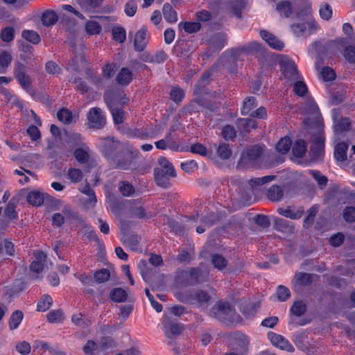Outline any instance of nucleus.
I'll return each instance as SVG.
<instances>
[{"label": "nucleus", "mask_w": 355, "mask_h": 355, "mask_svg": "<svg viewBox=\"0 0 355 355\" xmlns=\"http://www.w3.org/2000/svg\"><path fill=\"white\" fill-rule=\"evenodd\" d=\"M283 189L279 186L274 184L271 186L267 191L266 196L271 201H279L283 197Z\"/></svg>", "instance_id": "21"}, {"label": "nucleus", "mask_w": 355, "mask_h": 355, "mask_svg": "<svg viewBox=\"0 0 355 355\" xmlns=\"http://www.w3.org/2000/svg\"><path fill=\"white\" fill-rule=\"evenodd\" d=\"M46 318L51 323H60L64 320V315L61 310H53L46 315Z\"/></svg>", "instance_id": "44"}, {"label": "nucleus", "mask_w": 355, "mask_h": 355, "mask_svg": "<svg viewBox=\"0 0 355 355\" xmlns=\"http://www.w3.org/2000/svg\"><path fill=\"white\" fill-rule=\"evenodd\" d=\"M282 71L283 74L282 79H288V82H291V85L293 83V89H306V85L301 80L296 64L293 61L286 60L284 64Z\"/></svg>", "instance_id": "3"}, {"label": "nucleus", "mask_w": 355, "mask_h": 355, "mask_svg": "<svg viewBox=\"0 0 355 355\" xmlns=\"http://www.w3.org/2000/svg\"><path fill=\"white\" fill-rule=\"evenodd\" d=\"M306 311V304L302 301L295 302L291 307V314L300 317L305 313Z\"/></svg>", "instance_id": "39"}, {"label": "nucleus", "mask_w": 355, "mask_h": 355, "mask_svg": "<svg viewBox=\"0 0 355 355\" xmlns=\"http://www.w3.org/2000/svg\"><path fill=\"white\" fill-rule=\"evenodd\" d=\"M306 19L302 22L292 24L290 28L295 37H301L305 34H311L318 29L316 21L312 19L311 4L306 5L305 8Z\"/></svg>", "instance_id": "2"}, {"label": "nucleus", "mask_w": 355, "mask_h": 355, "mask_svg": "<svg viewBox=\"0 0 355 355\" xmlns=\"http://www.w3.org/2000/svg\"><path fill=\"white\" fill-rule=\"evenodd\" d=\"M211 263L214 268L219 270H223L227 264V261L225 257L218 254H214L212 255Z\"/></svg>", "instance_id": "42"}, {"label": "nucleus", "mask_w": 355, "mask_h": 355, "mask_svg": "<svg viewBox=\"0 0 355 355\" xmlns=\"http://www.w3.org/2000/svg\"><path fill=\"white\" fill-rule=\"evenodd\" d=\"M275 178V175H266L261 178H252L249 181V184L251 187L254 188L257 186H260L268 183Z\"/></svg>", "instance_id": "43"}, {"label": "nucleus", "mask_w": 355, "mask_h": 355, "mask_svg": "<svg viewBox=\"0 0 355 355\" xmlns=\"http://www.w3.org/2000/svg\"><path fill=\"white\" fill-rule=\"evenodd\" d=\"M148 30L146 26H142L135 34L134 39L135 49L137 51H141L148 44Z\"/></svg>", "instance_id": "10"}, {"label": "nucleus", "mask_w": 355, "mask_h": 355, "mask_svg": "<svg viewBox=\"0 0 355 355\" xmlns=\"http://www.w3.org/2000/svg\"><path fill=\"white\" fill-rule=\"evenodd\" d=\"M88 125L90 128L101 129L106 123L105 116L99 107H93L87 114Z\"/></svg>", "instance_id": "5"}, {"label": "nucleus", "mask_w": 355, "mask_h": 355, "mask_svg": "<svg viewBox=\"0 0 355 355\" xmlns=\"http://www.w3.org/2000/svg\"><path fill=\"white\" fill-rule=\"evenodd\" d=\"M115 124H121L124 121L125 112L123 109L119 107L109 108Z\"/></svg>", "instance_id": "47"}, {"label": "nucleus", "mask_w": 355, "mask_h": 355, "mask_svg": "<svg viewBox=\"0 0 355 355\" xmlns=\"http://www.w3.org/2000/svg\"><path fill=\"white\" fill-rule=\"evenodd\" d=\"M277 212L279 214L286 218H289L293 220H297L300 219L302 216L304 214V209H300L295 211L291 207H287L286 209L280 207L277 209Z\"/></svg>", "instance_id": "19"}, {"label": "nucleus", "mask_w": 355, "mask_h": 355, "mask_svg": "<svg viewBox=\"0 0 355 355\" xmlns=\"http://www.w3.org/2000/svg\"><path fill=\"white\" fill-rule=\"evenodd\" d=\"M155 180L157 184L163 188H167L170 186V182L168 179V176L162 175L159 173H154Z\"/></svg>", "instance_id": "59"}, {"label": "nucleus", "mask_w": 355, "mask_h": 355, "mask_svg": "<svg viewBox=\"0 0 355 355\" xmlns=\"http://www.w3.org/2000/svg\"><path fill=\"white\" fill-rule=\"evenodd\" d=\"M180 28H182L188 33H193L198 31L200 29V24L198 22H180L179 24Z\"/></svg>", "instance_id": "41"}, {"label": "nucleus", "mask_w": 355, "mask_h": 355, "mask_svg": "<svg viewBox=\"0 0 355 355\" xmlns=\"http://www.w3.org/2000/svg\"><path fill=\"white\" fill-rule=\"evenodd\" d=\"M293 153L297 157H302L306 151V145L304 140L295 141L293 146Z\"/></svg>", "instance_id": "34"}, {"label": "nucleus", "mask_w": 355, "mask_h": 355, "mask_svg": "<svg viewBox=\"0 0 355 355\" xmlns=\"http://www.w3.org/2000/svg\"><path fill=\"white\" fill-rule=\"evenodd\" d=\"M73 155L78 162L80 163L86 162L89 159V155L87 151L82 148L76 149Z\"/></svg>", "instance_id": "62"}, {"label": "nucleus", "mask_w": 355, "mask_h": 355, "mask_svg": "<svg viewBox=\"0 0 355 355\" xmlns=\"http://www.w3.org/2000/svg\"><path fill=\"white\" fill-rule=\"evenodd\" d=\"M58 119L64 124H69L72 121L71 112L67 109L62 108L57 113Z\"/></svg>", "instance_id": "48"}, {"label": "nucleus", "mask_w": 355, "mask_h": 355, "mask_svg": "<svg viewBox=\"0 0 355 355\" xmlns=\"http://www.w3.org/2000/svg\"><path fill=\"white\" fill-rule=\"evenodd\" d=\"M348 148V145L345 142L338 143L335 147L334 156L338 161H344L347 159L346 151Z\"/></svg>", "instance_id": "26"}, {"label": "nucleus", "mask_w": 355, "mask_h": 355, "mask_svg": "<svg viewBox=\"0 0 355 355\" xmlns=\"http://www.w3.org/2000/svg\"><path fill=\"white\" fill-rule=\"evenodd\" d=\"M163 325L164 329H166V334H167L168 331H169L171 335L174 336L180 334L184 329L182 325L173 322L167 317L164 318Z\"/></svg>", "instance_id": "18"}, {"label": "nucleus", "mask_w": 355, "mask_h": 355, "mask_svg": "<svg viewBox=\"0 0 355 355\" xmlns=\"http://www.w3.org/2000/svg\"><path fill=\"white\" fill-rule=\"evenodd\" d=\"M343 218L349 223L355 221V207H347L343 211Z\"/></svg>", "instance_id": "61"}, {"label": "nucleus", "mask_w": 355, "mask_h": 355, "mask_svg": "<svg viewBox=\"0 0 355 355\" xmlns=\"http://www.w3.org/2000/svg\"><path fill=\"white\" fill-rule=\"evenodd\" d=\"M207 275V271L203 272L198 268H192L189 270L190 278L198 282H204L206 279Z\"/></svg>", "instance_id": "31"}, {"label": "nucleus", "mask_w": 355, "mask_h": 355, "mask_svg": "<svg viewBox=\"0 0 355 355\" xmlns=\"http://www.w3.org/2000/svg\"><path fill=\"white\" fill-rule=\"evenodd\" d=\"M104 100L109 108H114L126 104L129 98L123 90H107L104 94Z\"/></svg>", "instance_id": "4"}, {"label": "nucleus", "mask_w": 355, "mask_h": 355, "mask_svg": "<svg viewBox=\"0 0 355 355\" xmlns=\"http://www.w3.org/2000/svg\"><path fill=\"white\" fill-rule=\"evenodd\" d=\"M351 125L349 118H342L335 123L334 130L337 134L347 131Z\"/></svg>", "instance_id": "33"}, {"label": "nucleus", "mask_w": 355, "mask_h": 355, "mask_svg": "<svg viewBox=\"0 0 355 355\" xmlns=\"http://www.w3.org/2000/svg\"><path fill=\"white\" fill-rule=\"evenodd\" d=\"M18 204V199L12 198L6 205L3 218L8 222L17 218V213L15 210L17 205Z\"/></svg>", "instance_id": "15"}, {"label": "nucleus", "mask_w": 355, "mask_h": 355, "mask_svg": "<svg viewBox=\"0 0 355 355\" xmlns=\"http://www.w3.org/2000/svg\"><path fill=\"white\" fill-rule=\"evenodd\" d=\"M318 211V207L317 205L312 206L308 210V215L304 220L303 226L304 228H309L314 222L315 217Z\"/></svg>", "instance_id": "37"}, {"label": "nucleus", "mask_w": 355, "mask_h": 355, "mask_svg": "<svg viewBox=\"0 0 355 355\" xmlns=\"http://www.w3.org/2000/svg\"><path fill=\"white\" fill-rule=\"evenodd\" d=\"M313 275L305 272H299L295 275V285L308 286L312 282Z\"/></svg>", "instance_id": "27"}, {"label": "nucleus", "mask_w": 355, "mask_h": 355, "mask_svg": "<svg viewBox=\"0 0 355 355\" xmlns=\"http://www.w3.org/2000/svg\"><path fill=\"white\" fill-rule=\"evenodd\" d=\"M71 321L77 326L83 327L88 323L87 318L82 313L74 314L71 318Z\"/></svg>", "instance_id": "63"}, {"label": "nucleus", "mask_w": 355, "mask_h": 355, "mask_svg": "<svg viewBox=\"0 0 355 355\" xmlns=\"http://www.w3.org/2000/svg\"><path fill=\"white\" fill-rule=\"evenodd\" d=\"M132 79V73L128 68H122L117 76L116 81L119 85H127Z\"/></svg>", "instance_id": "23"}, {"label": "nucleus", "mask_w": 355, "mask_h": 355, "mask_svg": "<svg viewBox=\"0 0 355 355\" xmlns=\"http://www.w3.org/2000/svg\"><path fill=\"white\" fill-rule=\"evenodd\" d=\"M276 295L280 302H284L291 297V292L287 287L280 285L277 288Z\"/></svg>", "instance_id": "53"}, {"label": "nucleus", "mask_w": 355, "mask_h": 355, "mask_svg": "<svg viewBox=\"0 0 355 355\" xmlns=\"http://www.w3.org/2000/svg\"><path fill=\"white\" fill-rule=\"evenodd\" d=\"M257 105L256 98L253 96L246 97L243 103L241 108V114L243 115H248L250 113L251 110Z\"/></svg>", "instance_id": "30"}, {"label": "nucleus", "mask_w": 355, "mask_h": 355, "mask_svg": "<svg viewBox=\"0 0 355 355\" xmlns=\"http://www.w3.org/2000/svg\"><path fill=\"white\" fill-rule=\"evenodd\" d=\"M263 149L259 146H254L246 151V157L250 161H255L262 155Z\"/></svg>", "instance_id": "38"}, {"label": "nucleus", "mask_w": 355, "mask_h": 355, "mask_svg": "<svg viewBox=\"0 0 355 355\" xmlns=\"http://www.w3.org/2000/svg\"><path fill=\"white\" fill-rule=\"evenodd\" d=\"M85 31L89 35H99L102 31V27L99 22L91 19L86 21L85 24Z\"/></svg>", "instance_id": "20"}, {"label": "nucleus", "mask_w": 355, "mask_h": 355, "mask_svg": "<svg viewBox=\"0 0 355 355\" xmlns=\"http://www.w3.org/2000/svg\"><path fill=\"white\" fill-rule=\"evenodd\" d=\"M130 218L138 219H148L152 215L147 213L145 208L139 202H130L128 207Z\"/></svg>", "instance_id": "7"}, {"label": "nucleus", "mask_w": 355, "mask_h": 355, "mask_svg": "<svg viewBox=\"0 0 355 355\" xmlns=\"http://www.w3.org/2000/svg\"><path fill=\"white\" fill-rule=\"evenodd\" d=\"M275 8L280 16L285 18L289 17L293 11L291 3L288 1H280L276 3Z\"/></svg>", "instance_id": "17"}, {"label": "nucleus", "mask_w": 355, "mask_h": 355, "mask_svg": "<svg viewBox=\"0 0 355 355\" xmlns=\"http://www.w3.org/2000/svg\"><path fill=\"white\" fill-rule=\"evenodd\" d=\"M165 20L169 23H175L178 20V14L169 3H165L162 8Z\"/></svg>", "instance_id": "22"}, {"label": "nucleus", "mask_w": 355, "mask_h": 355, "mask_svg": "<svg viewBox=\"0 0 355 355\" xmlns=\"http://www.w3.org/2000/svg\"><path fill=\"white\" fill-rule=\"evenodd\" d=\"M44 193L40 191L33 190L27 192L26 193V200L28 203L33 206H41L44 202Z\"/></svg>", "instance_id": "16"}, {"label": "nucleus", "mask_w": 355, "mask_h": 355, "mask_svg": "<svg viewBox=\"0 0 355 355\" xmlns=\"http://www.w3.org/2000/svg\"><path fill=\"white\" fill-rule=\"evenodd\" d=\"M121 241L127 248L133 251H137L139 249L140 238L137 234L122 231Z\"/></svg>", "instance_id": "11"}, {"label": "nucleus", "mask_w": 355, "mask_h": 355, "mask_svg": "<svg viewBox=\"0 0 355 355\" xmlns=\"http://www.w3.org/2000/svg\"><path fill=\"white\" fill-rule=\"evenodd\" d=\"M110 273L109 270L103 268L94 272V278L97 283H104L110 279Z\"/></svg>", "instance_id": "45"}, {"label": "nucleus", "mask_w": 355, "mask_h": 355, "mask_svg": "<svg viewBox=\"0 0 355 355\" xmlns=\"http://www.w3.org/2000/svg\"><path fill=\"white\" fill-rule=\"evenodd\" d=\"M343 55L347 61L350 63L355 62V46H347L344 53Z\"/></svg>", "instance_id": "64"}, {"label": "nucleus", "mask_w": 355, "mask_h": 355, "mask_svg": "<svg viewBox=\"0 0 355 355\" xmlns=\"http://www.w3.org/2000/svg\"><path fill=\"white\" fill-rule=\"evenodd\" d=\"M260 36L271 48L274 49L281 51L284 47V44L281 40L266 31H261L260 32Z\"/></svg>", "instance_id": "12"}, {"label": "nucleus", "mask_w": 355, "mask_h": 355, "mask_svg": "<svg viewBox=\"0 0 355 355\" xmlns=\"http://www.w3.org/2000/svg\"><path fill=\"white\" fill-rule=\"evenodd\" d=\"M103 151L105 155H110L113 151L116 150L119 146L118 141L114 140L113 138L107 137L103 141Z\"/></svg>", "instance_id": "25"}, {"label": "nucleus", "mask_w": 355, "mask_h": 355, "mask_svg": "<svg viewBox=\"0 0 355 355\" xmlns=\"http://www.w3.org/2000/svg\"><path fill=\"white\" fill-rule=\"evenodd\" d=\"M221 134L225 140H233L236 137V131L234 127L231 125H225Z\"/></svg>", "instance_id": "50"}, {"label": "nucleus", "mask_w": 355, "mask_h": 355, "mask_svg": "<svg viewBox=\"0 0 355 355\" xmlns=\"http://www.w3.org/2000/svg\"><path fill=\"white\" fill-rule=\"evenodd\" d=\"M23 319V313L21 311H15L11 315L9 321L10 329H15L21 323Z\"/></svg>", "instance_id": "46"}, {"label": "nucleus", "mask_w": 355, "mask_h": 355, "mask_svg": "<svg viewBox=\"0 0 355 355\" xmlns=\"http://www.w3.org/2000/svg\"><path fill=\"white\" fill-rule=\"evenodd\" d=\"M188 300L191 304H196L198 306H202L207 304L210 300V296L207 292L198 290L193 295H191Z\"/></svg>", "instance_id": "13"}, {"label": "nucleus", "mask_w": 355, "mask_h": 355, "mask_svg": "<svg viewBox=\"0 0 355 355\" xmlns=\"http://www.w3.org/2000/svg\"><path fill=\"white\" fill-rule=\"evenodd\" d=\"M44 264L43 263L34 261L30 265V271L33 273V279H37L38 275L42 272L44 270Z\"/></svg>", "instance_id": "55"}, {"label": "nucleus", "mask_w": 355, "mask_h": 355, "mask_svg": "<svg viewBox=\"0 0 355 355\" xmlns=\"http://www.w3.org/2000/svg\"><path fill=\"white\" fill-rule=\"evenodd\" d=\"M209 315L215 318L226 325H231L237 322L239 315L229 302L218 301L209 311Z\"/></svg>", "instance_id": "1"}, {"label": "nucleus", "mask_w": 355, "mask_h": 355, "mask_svg": "<svg viewBox=\"0 0 355 355\" xmlns=\"http://www.w3.org/2000/svg\"><path fill=\"white\" fill-rule=\"evenodd\" d=\"M112 39L119 43H123L126 39L125 30L121 26H114L112 30Z\"/></svg>", "instance_id": "35"}, {"label": "nucleus", "mask_w": 355, "mask_h": 355, "mask_svg": "<svg viewBox=\"0 0 355 355\" xmlns=\"http://www.w3.org/2000/svg\"><path fill=\"white\" fill-rule=\"evenodd\" d=\"M232 153V152L230 146L225 143L220 144L216 150L217 155L222 159H229L231 157Z\"/></svg>", "instance_id": "36"}, {"label": "nucleus", "mask_w": 355, "mask_h": 355, "mask_svg": "<svg viewBox=\"0 0 355 355\" xmlns=\"http://www.w3.org/2000/svg\"><path fill=\"white\" fill-rule=\"evenodd\" d=\"M158 164L154 173H159L168 177L174 178L176 176L175 168L172 164L164 157H160L158 159Z\"/></svg>", "instance_id": "8"}, {"label": "nucleus", "mask_w": 355, "mask_h": 355, "mask_svg": "<svg viewBox=\"0 0 355 355\" xmlns=\"http://www.w3.org/2000/svg\"><path fill=\"white\" fill-rule=\"evenodd\" d=\"M58 19L57 14L53 10H47L42 15V22L44 26L53 25Z\"/></svg>", "instance_id": "29"}, {"label": "nucleus", "mask_w": 355, "mask_h": 355, "mask_svg": "<svg viewBox=\"0 0 355 355\" xmlns=\"http://www.w3.org/2000/svg\"><path fill=\"white\" fill-rule=\"evenodd\" d=\"M236 125L241 134L250 132L257 128V122L254 119L248 118L238 119Z\"/></svg>", "instance_id": "14"}, {"label": "nucleus", "mask_w": 355, "mask_h": 355, "mask_svg": "<svg viewBox=\"0 0 355 355\" xmlns=\"http://www.w3.org/2000/svg\"><path fill=\"white\" fill-rule=\"evenodd\" d=\"M21 36L24 40L33 44H37L40 42V35L34 31L25 30L22 32Z\"/></svg>", "instance_id": "40"}, {"label": "nucleus", "mask_w": 355, "mask_h": 355, "mask_svg": "<svg viewBox=\"0 0 355 355\" xmlns=\"http://www.w3.org/2000/svg\"><path fill=\"white\" fill-rule=\"evenodd\" d=\"M311 141L310 153L314 159H320L324 151V137L323 134L318 131L317 134L312 136Z\"/></svg>", "instance_id": "6"}, {"label": "nucleus", "mask_w": 355, "mask_h": 355, "mask_svg": "<svg viewBox=\"0 0 355 355\" xmlns=\"http://www.w3.org/2000/svg\"><path fill=\"white\" fill-rule=\"evenodd\" d=\"M276 228L281 231L292 230L293 227L288 224V222L282 218H276L275 220Z\"/></svg>", "instance_id": "60"}, {"label": "nucleus", "mask_w": 355, "mask_h": 355, "mask_svg": "<svg viewBox=\"0 0 355 355\" xmlns=\"http://www.w3.org/2000/svg\"><path fill=\"white\" fill-rule=\"evenodd\" d=\"M291 139L288 137L282 138L276 144V150L278 153L284 155L287 153L291 146Z\"/></svg>", "instance_id": "28"}, {"label": "nucleus", "mask_w": 355, "mask_h": 355, "mask_svg": "<svg viewBox=\"0 0 355 355\" xmlns=\"http://www.w3.org/2000/svg\"><path fill=\"white\" fill-rule=\"evenodd\" d=\"M119 190L124 196H130L135 192L132 185L125 181H121L119 183Z\"/></svg>", "instance_id": "52"}, {"label": "nucleus", "mask_w": 355, "mask_h": 355, "mask_svg": "<svg viewBox=\"0 0 355 355\" xmlns=\"http://www.w3.org/2000/svg\"><path fill=\"white\" fill-rule=\"evenodd\" d=\"M320 15L324 20H329L332 17V10L329 5L324 3L319 10Z\"/></svg>", "instance_id": "57"}, {"label": "nucleus", "mask_w": 355, "mask_h": 355, "mask_svg": "<svg viewBox=\"0 0 355 355\" xmlns=\"http://www.w3.org/2000/svg\"><path fill=\"white\" fill-rule=\"evenodd\" d=\"M53 300L51 296L44 295L37 303V310L40 311H46L51 306Z\"/></svg>", "instance_id": "51"}, {"label": "nucleus", "mask_w": 355, "mask_h": 355, "mask_svg": "<svg viewBox=\"0 0 355 355\" xmlns=\"http://www.w3.org/2000/svg\"><path fill=\"white\" fill-rule=\"evenodd\" d=\"M268 336L272 345L277 346L281 349L286 350L289 352H293L295 351V348L291 343L282 336L271 333L268 334Z\"/></svg>", "instance_id": "9"}, {"label": "nucleus", "mask_w": 355, "mask_h": 355, "mask_svg": "<svg viewBox=\"0 0 355 355\" xmlns=\"http://www.w3.org/2000/svg\"><path fill=\"white\" fill-rule=\"evenodd\" d=\"M128 294L123 289L121 288H114L110 292V298L115 302H122L127 300Z\"/></svg>", "instance_id": "32"}, {"label": "nucleus", "mask_w": 355, "mask_h": 355, "mask_svg": "<svg viewBox=\"0 0 355 355\" xmlns=\"http://www.w3.org/2000/svg\"><path fill=\"white\" fill-rule=\"evenodd\" d=\"M132 160H133V156L130 154H127L126 155H124L123 157V159H114V164L116 165V167L126 170L129 169L132 167Z\"/></svg>", "instance_id": "24"}, {"label": "nucleus", "mask_w": 355, "mask_h": 355, "mask_svg": "<svg viewBox=\"0 0 355 355\" xmlns=\"http://www.w3.org/2000/svg\"><path fill=\"white\" fill-rule=\"evenodd\" d=\"M320 76L324 81H331L336 78L334 71L329 67H324L320 71Z\"/></svg>", "instance_id": "58"}, {"label": "nucleus", "mask_w": 355, "mask_h": 355, "mask_svg": "<svg viewBox=\"0 0 355 355\" xmlns=\"http://www.w3.org/2000/svg\"><path fill=\"white\" fill-rule=\"evenodd\" d=\"M67 177L72 182L77 183L82 180L83 173L80 169L69 168L67 171Z\"/></svg>", "instance_id": "49"}, {"label": "nucleus", "mask_w": 355, "mask_h": 355, "mask_svg": "<svg viewBox=\"0 0 355 355\" xmlns=\"http://www.w3.org/2000/svg\"><path fill=\"white\" fill-rule=\"evenodd\" d=\"M137 10V1L129 0L124 6V12L128 17H133Z\"/></svg>", "instance_id": "54"}, {"label": "nucleus", "mask_w": 355, "mask_h": 355, "mask_svg": "<svg viewBox=\"0 0 355 355\" xmlns=\"http://www.w3.org/2000/svg\"><path fill=\"white\" fill-rule=\"evenodd\" d=\"M15 76L17 79L19 85L22 87H26L29 86L30 79L28 76L25 74V73L22 71H15Z\"/></svg>", "instance_id": "56"}]
</instances>
